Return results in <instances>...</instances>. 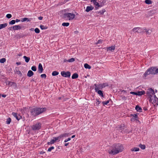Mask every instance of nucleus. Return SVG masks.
Masks as SVG:
<instances>
[{
	"instance_id": "obj_1",
	"label": "nucleus",
	"mask_w": 158,
	"mask_h": 158,
	"mask_svg": "<svg viewBox=\"0 0 158 158\" xmlns=\"http://www.w3.org/2000/svg\"><path fill=\"white\" fill-rule=\"evenodd\" d=\"M123 149L122 145L120 144H116L109 148L108 152L110 154L115 155L122 152Z\"/></svg>"
},
{
	"instance_id": "obj_2",
	"label": "nucleus",
	"mask_w": 158,
	"mask_h": 158,
	"mask_svg": "<svg viewBox=\"0 0 158 158\" xmlns=\"http://www.w3.org/2000/svg\"><path fill=\"white\" fill-rule=\"evenodd\" d=\"M46 110V108H35L31 110V112L32 115L35 116L42 113Z\"/></svg>"
},
{
	"instance_id": "obj_3",
	"label": "nucleus",
	"mask_w": 158,
	"mask_h": 158,
	"mask_svg": "<svg viewBox=\"0 0 158 158\" xmlns=\"http://www.w3.org/2000/svg\"><path fill=\"white\" fill-rule=\"evenodd\" d=\"M155 67H152L148 69L145 72L143 75V77H146L148 75L151 74H155Z\"/></svg>"
},
{
	"instance_id": "obj_4",
	"label": "nucleus",
	"mask_w": 158,
	"mask_h": 158,
	"mask_svg": "<svg viewBox=\"0 0 158 158\" xmlns=\"http://www.w3.org/2000/svg\"><path fill=\"white\" fill-rule=\"evenodd\" d=\"M75 15L73 13H68L64 14V18L67 20H71L74 19Z\"/></svg>"
},
{
	"instance_id": "obj_5",
	"label": "nucleus",
	"mask_w": 158,
	"mask_h": 158,
	"mask_svg": "<svg viewBox=\"0 0 158 158\" xmlns=\"http://www.w3.org/2000/svg\"><path fill=\"white\" fill-rule=\"evenodd\" d=\"M149 98L150 99L149 101L150 102L153 104L155 106L156 105H158V98L155 95L151 96Z\"/></svg>"
},
{
	"instance_id": "obj_6",
	"label": "nucleus",
	"mask_w": 158,
	"mask_h": 158,
	"mask_svg": "<svg viewBox=\"0 0 158 158\" xmlns=\"http://www.w3.org/2000/svg\"><path fill=\"white\" fill-rule=\"evenodd\" d=\"M105 85L104 84H100L99 85V87H96L95 89L96 92H97L98 94L100 96L102 97H103V94L102 93V91L100 90H99V89H100L101 88H103L105 87Z\"/></svg>"
},
{
	"instance_id": "obj_7",
	"label": "nucleus",
	"mask_w": 158,
	"mask_h": 158,
	"mask_svg": "<svg viewBox=\"0 0 158 158\" xmlns=\"http://www.w3.org/2000/svg\"><path fill=\"white\" fill-rule=\"evenodd\" d=\"M147 94L149 98L153 96L155 94L154 91L152 88L148 89L147 91Z\"/></svg>"
},
{
	"instance_id": "obj_8",
	"label": "nucleus",
	"mask_w": 158,
	"mask_h": 158,
	"mask_svg": "<svg viewBox=\"0 0 158 158\" xmlns=\"http://www.w3.org/2000/svg\"><path fill=\"white\" fill-rule=\"evenodd\" d=\"M41 127V124L40 123H37L33 125L32 128L34 130H38Z\"/></svg>"
},
{
	"instance_id": "obj_9",
	"label": "nucleus",
	"mask_w": 158,
	"mask_h": 158,
	"mask_svg": "<svg viewBox=\"0 0 158 158\" xmlns=\"http://www.w3.org/2000/svg\"><path fill=\"white\" fill-rule=\"evenodd\" d=\"M61 74L62 76L65 77H69L71 75L70 73L69 72L62 71L61 73Z\"/></svg>"
},
{
	"instance_id": "obj_10",
	"label": "nucleus",
	"mask_w": 158,
	"mask_h": 158,
	"mask_svg": "<svg viewBox=\"0 0 158 158\" xmlns=\"http://www.w3.org/2000/svg\"><path fill=\"white\" fill-rule=\"evenodd\" d=\"M12 114L18 120H19L22 118V117L20 115L18 114L15 113L13 112Z\"/></svg>"
},
{
	"instance_id": "obj_11",
	"label": "nucleus",
	"mask_w": 158,
	"mask_h": 158,
	"mask_svg": "<svg viewBox=\"0 0 158 158\" xmlns=\"http://www.w3.org/2000/svg\"><path fill=\"white\" fill-rule=\"evenodd\" d=\"M21 28V27L19 25H15L14 26L12 27H10V30H12V29L13 30H16L18 29H20Z\"/></svg>"
},
{
	"instance_id": "obj_12",
	"label": "nucleus",
	"mask_w": 158,
	"mask_h": 158,
	"mask_svg": "<svg viewBox=\"0 0 158 158\" xmlns=\"http://www.w3.org/2000/svg\"><path fill=\"white\" fill-rule=\"evenodd\" d=\"M131 116H133V117L131 118V121H134L135 120H137L138 118V115L136 114H131Z\"/></svg>"
},
{
	"instance_id": "obj_13",
	"label": "nucleus",
	"mask_w": 158,
	"mask_h": 158,
	"mask_svg": "<svg viewBox=\"0 0 158 158\" xmlns=\"http://www.w3.org/2000/svg\"><path fill=\"white\" fill-rule=\"evenodd\" d=\"M38 71L40 73H41L43 72V68L42 64L40 63L39 64Z\"/></svg>"
},
{
	"instance_id": "obj_14",
	"label": "nucleus",
	"mask_w": 158,
	"mask_h": 158,
	"mask_svg": "<svg viewBox=\"0 0 158 158\" xmlns=\"http://www.w3.org/2000/svg\"><path fill=\"white\" fill-rule=\"evenodd\" d=\"M106 49L107 51H110L111 52H113L114 50L115 49V46H111V47H108L106 48Z\"/></svg>"
},
{
	"instance_id": "obj_15",
	"label": "nucleus",
	"mask_w": 158,
	"mask_h": 158,
	"mask_svg": "<svg viewBox=\"0 0 158 158\" xmlns=\"http://www.w3.org/2000/svg\"><path fill=\"white\" fill-rule=\"evenodd\" d=\"M91 2H93L94 4L97 7L100 6L99 3L97 1V0H90Z\"/></svg>"
},
{
	"instance_id": "obj_16",
	"label": "nucleus",
	"mask_w": 158,
	"mask_h": 158,
	"mask_svg": "<svg viewBox=\"0 0 158 158\" xmlns=\"http://www.w3.org/2000/svg\"><path fill=\"white\" fill-rule=\"evenodd\" d=\"M93 9L94 7L91 6H87L86 8L85 11L87 12H88L92 10Z\"/></svg>"
},
{
	"instance_id": "obj_17",
	"label": "nucleus",
	"mask_w": 158,
	"mask_h": 158,
	"mask_svg": "<svg viewBox=\"0 0 158 158\" xmlns=\"http://www.w3.org/2000/svg\"><path fill=\"white\" fill-rule=\"evenodd\" d=\"M140 28L139 27H135L133 28L132 31L134 32H140Z\"/></svg>"
},
{
	"instance_id": "obj_18",
	"label": "nucleus",
	"mask_w": 158,
	"mask_h": 158,
	"mask_svg": "<svg viewBox=\"0 0 158 158\" xmlns=\"http://www.w3.org/2000/svg\"><path fill=\"white\" fill-rule=\"evenodd\" d=\"M145 93V91L144 90L139 91L137 92V95H142L144 94Z\"/></svg>"
},
{
	"instance_id": "obj_19",
	"label": "nucleus",
	"mask_w": 158,
	"mask_h": 158,
	"mask_svg": "<svg viewBox=\"0 0 158 158\" xmlns=\"http://www.w3.org/2000/svg\"><path fill=\"white\" fill-rule=\"evenodd\" d=\"M34 74L33 72L31 70H29L27 73V76L28 77H31Z\"/></svg>"
},
{
	"instance_id": "obj_20",
	"label": "nucleus",
	"mask_w": 158,
	"mask_h": 158,
	"mask_svg": "<svg viewBox=\"0 0 158 158\" xmlns=\"http://www.w3.org/2000/svg\"><path fill=\"white\" fill-rule=\"evenodd\" d=\"M7 25V23H5L4 24H0V29L5 28Z\"/></svg>"
},
{
	"instance_id": "obj_21",
	"label": "nucleus",
	"mask_w": 158,
	"mask_h": 158,
	"mask_svg": "<svg viewBox=\"0 0 158 158\" xmlns=\"http://www.w3.org/2000/svg\"><path fill=\"white\" fill-rule=\"evenodd\" d=\"M145 32L146 33L147 35H149L151 33L152 31L151 30H150L149 29H145Z\"/></svg>"
},
{
	"instance_id": "obj_22",
	"label": "nucleus",
	"mask_w": 158,
	"mask_h": 158,
	"mask_svg": "<svg viewBox=\"0 0 158 158\" xmlns=\"http://www.w3.org/2000/svg\"><path fill=\"white\" fill-rule=\"evenodd\" d=\"M55 142H56L55 140L53 138V139H52L50 142L48 143V145H51L54 143Z\"/></svg>"
},
{
	"instance_id": "obj_23",
	"label": "nucleus",
	"mask_w": 158,
	"mask_h": 158,
	"mask_svg": "<svg viewBox=\"0 0 158 158\" xmlns=\"http://www.w3.org/2000/svg\"><path fill=\"white\" fill-rule=\"evenodd\" d=\"M31 19H28L27 18H24L21 21L22 22H24L26 21H30Z\"/></svg>"
},
{
	"instance_id": "obj_24",
	"label": "nucleus",
	"mask_w": 158,
	"mask_h": 158,
	"mask_svg": "<svg viewBox=\"0 0 158 158\" xmlns=\"http://www.w3.org/2000/svg\"><path fill=\"white\" fill-rule=\"evenodd\" d=\"M56 142H59L60 140V139L61 138L60 135L57 137H54Z\"/></svg>"
},
{
	"instance_id": "obj_25",
	"label": "nucleus",
	"mask_w": 158,
	"mask_h": 158,
	"mask_svg": "<svg viewBox=\"0 0 158 158\" xmlns=\"http://www.w3.org/2000/svg\"><path fill=\"white\" fill-rule=\"evenodd\" d=\"M139 150V148L137 147L133 148L131 149V151L133 152H137Z\"/></svg>"
},
{
	"instance_id": "obj_26",
	"label": "nucleus",
	"mask_w": 158,
	"mask_h": 158,
	"mask_svg": "<svg viewBox=\"0 0 158 158\" xmlns=\"http://www.w3.org/2000/svg\"><path fill=\"white\" fill-rule=\"evenodd\" d=\"M84 66L85 69H90L91 68V67L87 63H85L84 64Z\"/></svg>"
},
{
	"instance_id": "obj_27",
	"label": "nucleus",
	"mask_w": 158,
	"mask_h": 158,
	"mask_svg": "<svg viewBox=\"0 0 158 158\" xmlns=\"http://www.w3.org/2000/svg\"><path fill=\"white\" fill-rule=\"evenodd\" d=\"M135 109L137 111L140 112L141 111L142 109L141 107L138 106H136L135 107Z\"/></svg>"
},
{
	"instance_id": "obj_28",
	"label": "nucleus",
	"mask_w": 158,
	"mask_h": 158,
	"mask_svg": "<svg viewBox=\"0 0 158 158\" xmlns=\"http://www.w3.org/2000/svg\"><path fill=\"white\" fill-rule=\"evenodd\" d=\"M23 58L25 60V62L27 63L30 60V58L27 57L25 56H24L23 57Z\"/></svg>"
},
{
	"instance_id": "obj_29",
	"label": "nucleus",
	"mask_w": 158,
	"mask_h": 158,
	"mask_svg": "<svg viewBox=\"0 0 158 158\" xmlns=\"http://www.w3.org/2000/svg\"><path fill=\"white\" fill-rule=\"evenodd\" d=\"M78 77V75L77 74L75 73L73 74L72 76V79H76Z\"/></svg>"
},
{
	"instance_id": "obj_30",
	"label": "nucleus",
	"mask_w": 158,
	"mask_h": 158,
	"mask_svg": "<svg viewBox=\"0 0 158 158\" xmlns=\"http://www.w3.org/2000/svg\"><path fill=\"white\" fill-rule=\"evenodd\" d=\"M69 135V133H64L63 134L61 135L60 136H61V137L62 138L64 137H68V136Z\"/></svg>"
},
{
	"instance_id": "obj_31",
	"label": "nucleus",
	"mask_w": 158,
	"mask_h": 158,
	"mask_svg": "<svg viewBox=\"0 0 158 158\" xmlns=\"http://www.w3.org/2000/svg\"><path fill=\"white\" fill-rule=\"evenodd\" d=\"M145 2L146 4H150L152 3V1L151 0H145Z\"/></svg>"
},
{
	"instance_id": "obj_32",
	"label": "nucleus",
	"mask_w": 158,
	"mask_h": 158,
	"mask_svg": "<svg viewBox=\"0 0 158 158\" xmlns=\"http://www.w3.org/2000/svg\"><path fill=\"white\" fill-rule=\"evenodd\" d=\"M59 73L56 71H54L52 73V75L53 76L57 75Z\"/></svg>"
},
{
	"instance_id": "obj_33",
	"label": "nucleus",
	"mask_w": 158,
	"mask_h": 158,
	"mask_svg": "<svg viewBox=\"0 0 158 158\" xmlns=\"http://www.w3.org/2000/svg\"><path fill=\"white\" fill-rule=\"evenodd\" d=\"M69 23H63L62 25L63 26L68 27L69 25Z\"/></svg>"
},
{
	"instance_id": "obj_34",
	"label": "nucleus",
	"mask_w": 158,
	"mask_h": 158,
	"mask_svg": "<svg viewBox=\"0 0 158 158\" xmlns=\"http://www.w3.org/2000/svg\"><path fill=\"white\" fill-rule=\"evenodd\" d=\"M75 60V59L74 58H71L69 59L68 60H66L67 61L69 62H73Z\"/></svg>"
},
{
	"instance_id": "obj_35",
	"label": "nucleus",
	"mask_w": 158,
	"mask_h": 158,
	"mask_svg": "<svg viewBox=\"0 0 158 158\" xmlns=\"http://www.w3.org/2000/svg\"><path fill=\"white\" fill-rule=\"evenodd\" d=\"M139 147L142 149H144L145 148V146L144 145H142L141 144H140L139 145Z\"/></svg>"
},
{
	"instance_id": "obj_36",
	"label": "nucleus",
	"mask_w": 158,
	"mask_h": 158,
	"mask_svg": "<svg viewBox=\"0 0 158 158\" xmlns=\"http://www.w3.org/2000/svg\"><path fill=\"white\" fill-rule=\"evenodd\" d=\"M6 61V59L5 58H3L0 60V62L2 63H3Z\"/></svg>"
},
{
	"instance_id": "obj_37",
	"label": "nucleus",
	"mask_w": 158,
	"mask_h": 158,
	"mask_svg": "<svg viewBox=\"0 0 158 158\" xmlns=\"http://www.w3.org/2000/svg\"><path fill=\"white\" fill-rule=\"evenodd\" d=\"M40 28L42 30H44V29H47V27H46L44 26V25H40Z\"/></svg>"
},
{
	"instance_id": "obj_38",
	"label": "nucleus",
	"mask_w": 158,
	"mask_h": 158,
	"mask_svg": "<svg viewBox=\"0 0 158 158\" xmlns=\"http://www.w3.org/2000/svg\"><path fill=\"white\" fill-rule=\"evenodd\" d=\"M31 69L32 70L34 71H36L37 68L36 66H33L31 68Z\"/></svg>"
},
{
	"instance_id": "obj_39",
	"label": "nucleus",
	"mask_w": 158,
	"mask_h": 158,
	"mask_svg": "<svg viewBox=\"0 0 158 158\" xmlns=\"http://www.w3.org/2000/svg\"><path fill=\"white\" fill-rule=\"evenodd\" d=\"M103 42V40H99L96 43V44H102Z\"/></svg>"
},
{
	"instance_id": "obj_40",
	"label": "nucleus",
	"mask_w": 158,
	"mask_h": 158,
	"mask_svg": "<svg viewBox=\"0 0 158 158\" xmlns=\"http://www.w3.org/2000/svg\"><path fill=\"white\" fill-rule=\"evenodd\" d=\"M34 31L35 32L37 33H39L40 32V30L37 28H35Z\"/></svg>"
},
{
	"instance_id": "obj_41",
	"label": "nucleus",
	"mask_w": 158,
	"mask_h": 158,
	"mask_svg": "<svg viewBox=\"0 0 158 158\" xmlns=\"http://www.w3.org/2000/svg\"><path fill=\"white\" fill-rule=\"evenodd\" d=\"M15 20H11V21H10V22L9 23L10 24L12 25V24H15Z\"/></svg>"
},
{
	"instance_id": "obj_42",
	"label": "nucleus",
	"mask_w": 158,
	"mask_h": 158,
	"mask_svg": "<svg viewBox=\"0 0 158 158\" xmlns=\"http://www.w3.org/2000/svg\"><path fill=\"white\" fill-rule=\"evenodd\" d=\"M11 121V119L10 118H9L7 119L6 122L7 124H9Z\"/></svg>"
},
{
	"instance_id": "obj_43",
	"label": "nucleus",
	"mask_w": 158,
	"mask_h": 158,
	"mask_svg": "<svg viewBox=\"0 0 158 158\" xmlns=\"http://www.w3.org/2000/svg\"><path fill=\"white\" fill-rule=\"evenodd\" d=\"M109 101L107 100L106 101L103 102H102V103L103 104V105H107L109 103Z\"/></svg>"
},
{
	"instance_id": "obj_44",
	"label": "nucleus",
	"mask_w": 158,
	"mask_h": 158,
	"mask_svg": "<svg viewBox=\"0 0 158 158\" xmlns=\"http://www.w3.org/2000/svg\"><path fill=\"white\" fill-rule=\"evenodd\" d=\"M54 147H53V146L49 148L48 149V151L49 152H51L52 150L54 149Z\"/></svg>"
},
{
	"instance_id": "obj_45",
	"label": "nucleus",
	"mask_w": 158,
	"mask_h": 158,
	"mask_svg": "<svg viewBox=\"0 0 158 158\" xmlns=\"http://www.w3.org/2000/svg\"><path fill=\"white\" fill-rule=\"evenodd\" d=\"M11 17L12 15L10 14H8L6 15V17L8 19L11 18Z\"/></svg>"
},
{
	"instance_id": "obj_46",
	"label": "nucleus",
	"mask_w": 158,
	"mask_h": 158,
	"mask_svg": "<svg viewBox=\"0 0 158 158\" xmlns=\"http://www.w3.org/2000/svg\"><path fill=\"white\" fill-rule=\"evenodd\" d=\"M16 73L20 76L22 75V73L20 71L18 70L16 72Z\"/></svg>"
},
{
	"instance_id": "obj_47",
	"label": "nucleus",
	"mask_w": 158,
	"mask_h": 158,
	"mask_svg": "<svg viewBox=\"0 0 158 158\" xmlns=\"http://www.w3.org/2000/svg\"><path fill=\"white\" fill-rule=\"evenodd\" d=\"M41 77L42 78H45L46 77V75L45 74H43L41 75Z\"/></svg>"
},
{
	"instance_id": "obj_48",
	"label": "nucleus",
	"mask_w": 158,
	"mask_h": 158,
	"mask_svg": "<svg viewBox=\"0 0 158 158\" xmlns=\"http://www.w3.org/2000/svg\"><path fill=\"white\" fill-rule=\"evenodd\" d=\"M96 101L97 102L96 103V104L97 105H98L101 102L98 99H96Z\"/></svg>"
},
{
	"instance_id": "obj_49",
	"label": "nucleus",
	"mask_w": 158,
	"mask_h": 158,
	"mask_svg": "<svg viewBox=\"0 0 158 158\" xmlns=\"http://www.w3.org/2000/svg\"><path fill=\"white\" fill-rule=\"evenodd\" d=\"M155 74H158V68L157 69L155 67Z\"/></svg>"
},
{
	"instance_id": "obj_50",
	"label": "nucleus",
	"mask_w": 158,
	"mask_h": 158,
	"mask_svg": "<svg viewBox=\"0 0 158 158\" xmlns=\"http://www.w3.org/2000/svg\"><path fill=\"white\" fill-rule=\"evenodd\" d=\"M130 94H133V95H137V92H130Z\"/></svg>"
},
{
	"instance_id": "obj_51",
	"label": "nucleus",
	"mask_w": 158,
	"mask_h": 158,
	"mask_svg": "<svg viewBox=\"0 0 158 158\" xmlns=\"http://www.w3.org/2000/svg\"><path fill=\"white\" fill-rule=\"evenodd\" d=\"M71 138H68V139H66L64 141V142H67L68 141H70L71 140Z\"/></svg>"
},
{
	"instance_id": "obj_52",
	"label": "nucleus",
	"mask_w": 158,
	"mask_h": 158,
	"mask_svg": "<svg viewBox=\"0 0 158 158\" xmlns=\"http://www.w3.org/2000/svg\"><path fill=\"white\" fill-rule=\"evenodd\" d=\"M104 12L105 11L102 10V11H100L99 12H98V13L99 14L100 13L101 14H103Z\"/></svg>"
},
{
	"instance_id": "obj_53",
	"label": "nucleus",
	"mask_w": 158,
	"mask_h": 158,
	"mask_svg": "<svg viewBox=\"0 0 158 158\" xmlns=\"http://www.w3.org/2000/svg\"><path fill=\"white\" fill-rule=\"evenodd\" d=\"M122 99L123 100H126L127 99V98L126 97H125V96H123L122 97Z\"/></svg>"
},
{
	"instance_id": "obj_54",
	"label": "nucleus",
	"mask_w": 158,
	"mask_h": 158,
	"mask_svg": "<svg viewBox=\"0 0 158 158\" xmlns=\"http://www.w3.org/2000/svg\"><path fill=\"white\" fill-rule=\"evenodd\" d=\"M43 18L42 16H40L38 17V19L40 20H41Z\"/></svg>"
},
{
	"instance_id": "obj_55",
	"label": "nucleus",
	"mask_w": 158,
	"mask_h": 158,
	"mask_svg": "<svg viewBox=\"0 0 158 158\" xmlns=\"http://www.w3.org/2000/svg\"><path fill=\"white\" fill-rule=\"evenodd\" d=\"M15 21L16 22H19L20 20L18 19H16Z\"/></svg>"
},
{
	"instance_id": "obj_56",
	"label": "nucleus",
	"mask_w": 158,
	"mask_h": 158,
	"mask_svg": "<svg viewBox=\"0 0 158 158\" xmlns=\"http://www.w3.org/2000/svg\"><path fill=\"white\" fill-rule=\"evenodd\" d=\"M14 84V83L13 82H10L9 83V84L10 85H12V84Z\"/></svg>"
},
{
	"instance_id": "obj_57",
	"label": "nucleus",
	"mask_w": 158,
	"mask_h": 158,
	"mask_svg": "<svg viewBox=\"0 0 158 158\" xmlns=\"http://www.w3.org/2000/svg\"><path fill=\"white\" fill-rule=\"evenodd\" d=\"M69 143H66L65 144L64 146H67L69 145Z\"/></svg>"
},
{
	"instance_id": "obj_58",
	"label": "nucleus",
	"mask_w": 158,
	"mask_h": 158,
	"mask_svg": "<svg viewBox=\"0 0 158 158\" xmlns=\"http://www.w3.org/2000/svg\"><path fill=\"white\" fill-rule=\"evenodd\" d=\"M16 64L17 65H20V64L21 63L20 62H17L16 63Z\"/></svg>"
},
{
	"instance_id": "obj_59",
	"label": "nucleus",
	"mask_w": 158,
	"mask_h": 158,
	"mask_svg": "<svg viewBox=\"0 0 158 158\" xmlns=\"http://www.w3.org/2000/svg\"><path fill=\"white\" fill-rule=\"evenodd\" d=\"M2 97L5 98L6 97V95H2Z\"/></svg>"
},
{
	"instance_id": "obj_60",
	"label": "nucleus",
	"mask_w": 158,
	"mask_h": 158,
	"mask_svg": "<svg viewBox=\"0 0 158 158\" xmlns=\"http://www.w3.org/2000/svg\"><path fill=\"white\" fill-rule=\"evenodd\" d=\"M75 137V135H72L71 137V138H74V137Z\"/></svg>"
}]
</instances>
